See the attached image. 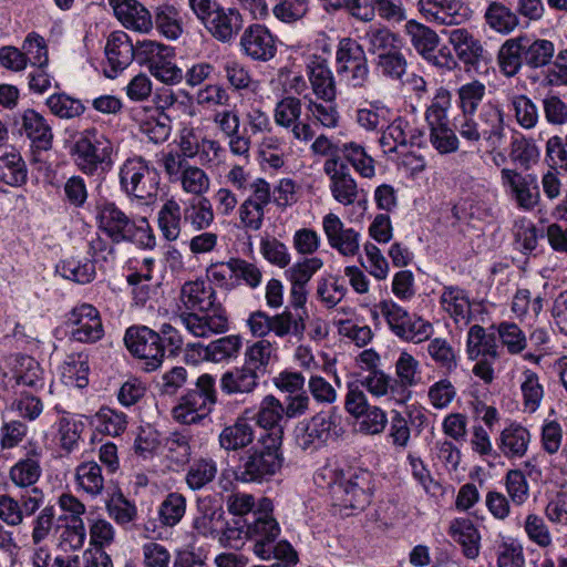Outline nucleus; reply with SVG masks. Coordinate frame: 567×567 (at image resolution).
<instances>
[{"label":"nucleus","instance_id":"nucleus-1","mask_svg":"<svg viewBox=\"0 0 567 567\" xmlns=\"http://www.w3.org/2000/svg\"><path fill=\"white\" fill-rule=\"evenodd\" d=\"M215 291L204 281L185 282L181 290V300L187 309L200 313L183 312L179 319L195 337L205 338L210 333H221L228 329L225 311L214 308Z\"/></svg>","mask_w":567,"mask_h":567},{"label":"nucleus","instance_id":"nucleus-2","mask_svg":"<svg viewBox=\"0 0 567 567\" xmlns=\"http://www.w3.org/2000/svg\"><path fill=\"white\" fill-rule=\"evenodd\" d=\"M128 351L142 363V369L151 372L157 370L166 352L177 355L183 347V338L177 329L164 323L161 330L154 331L146 326L130 327L124 337Z\"/></svg>","mask_w":567,"mask_h":567},{"label":"nucleus","instance_id":"nucleus-3","mask_svg":"<svg viewBox=\"0 0 567 567\" xmlns=\"http://www.w3.org/2000/svg\"><path fill=\"white\" fill-rule=\"evenodd\" d=\"M555 53V45L546 39L519 35L506 40L498 51V62L507 76L516 75L523 65L538 69L548 65Z\"/></svg>","mask_w":567,"mask_h":567},{"label":"nucleus","instance_id":"nucleus-4","mask_svg":"<svg viewBox=\"0 0 567 567\" xmlns=\"http://www.w3.org/2000/svg\"><path fill=\"white\" fill-rule=\"evenodd\" d=\"M99 228L114 243L130 241L142 246L154 245L145 218L136 221L115 203L105 202L97 207Z\"/></svg>","mask_w":567,"mask_h":567},{"label":"nucleus","instance_id":"nucleus-5","mask_svg":"<svg viewBox=\"0 0 567 567\" xmlns=\"http://www.w3.org/2000/svg\"><path fill=\"white\" fill-rule=\"evenodd\" d=\"M328 488L333 506L340 509L363 511L371 498V474L364 470L347 472L328 470Z\"/></svg>","mask_w":567,"mask_h":567},{"label":"nucleus","instance_id":"nucleus-6","mask_svg":"<svg viewBox=\"0 0 567 567\" xmlns=\"http://www.w3.org/2000/svg\"><path fill=\"white\" fill-rule=\"evenodd\" d=\"M260 447H254L240 455L235 470L237 481L262 483L276 475L284 462L281 444L260 439Z\"/></svg>","mask_w":567,"mask_h":567},{"label":"nucleus","instance_id":"nucleus-7","mask_svg":"<svg viewBox=\"0 0 567 567\" xmlns=\"http://www.w3.org/2000/svg\"><path fill=\"white\" fill-rule=\"evenodd\" d=\"M344 432L341 413L331 408L299 423L295 429V439L302 450H317L328 442L338 441Z\"/></svg>","mask_w":567,"mask_h":567},{"label":"nucleus","instance_id":"nucleus-8","mask_svg":"<svg viewBox=\"0 0 567 567\" xmlns=\"http://www.w3.org/2000/svg\"><path fill=\"white\" fill-rule=\"evenodd\" d=\"M215 378L208 373L198 377L195 388L181 396L172 413L183 424H194L206 417L217 402Z\"/></svg>","mask_w":567,"mask_h":567},{"label":"nucleus","instance_id":"nucleus-9","mask_svg":"<svg viewBox=\"0 0 567 567\" xmlns=\"http://www.w3.org/2000/svg\"><path fill=\"white\" fill-rule=\"evenodd\" d=\"M111 153L110 142L96 128L83 131L71 147L76 166L87 175L105 169L111 164Z\"/></svg>","mask_w":567,"mask_h":567},{"label":"nucleus","instance_id":"nucleus-10","mask_svg":"<svg viewBox=\"0 0 567 567\" xmlns=\"http://www.w3.org/2000/svg\"><path fill=\"white\" fill-rule=\"evenodd\" d=\"M159 179L157 169L150 167L141 157L127 159L120 171V182L125 193L146 202L157 196Z\"/></svg>","mask_w":567,"mask_h":567},{"label":"nucleus","instance_id":"nucleus-11","mask_svg":"<svg viewBox=\"0 0 567 567\" xmlns=\"http://www.w3.org/2000/svg\"><path fill=\"white\" fill-rule=\"evenodd\" d=\"M337 72L344 76L352 87L362 89L369 80L368 59L363 47L351 38L339 41L337 53Z\"/></svg>","mask_w":567,"mask_h":567},{"label":"nucleus","instance_id":"nucleus-12","mask_svg":"<svg viewBox=\"0 0 567 567\" xmlns=\"http://www.w3.org/2000/svg\"><path fill=\"white\" fill-rule=\"evenodd\" d=\"M377 308L396 337L413 342H421L429 338L431 324L419 317L411 316L396 302L382 300Z\"/></svg>","mask_w":567,"mask_h":567},{"label":"nucleus","instance_id":"nucleus-13","mask_svg":"<svg viewBox=\"0 0 567 567\" xmlns=\"http://www.w3.org/2000/svg\"><path fill=\"white\" fill-rule=\"evenodd\" d=\"M323 172L330 178V192L340 204L349 206L358 200L360 190L357 182L350 174L348 165L333 156L324 162Z\"/></svg>","mask_w":567,"mask_h":567},{"label":"nucleus","instance_id":"nucleus-14","mask_svg":"<svg viewBox=\"0 0 567 567\" xmlns=\"http://www.w3.org/2000/svg\"><path fill=\"white\" fill-rule=\"evenodd\" d=\"M417 8L427 22L442 25H460L470 16L461 0H419Z\"/></svg>","mask_w":567,"mask_h":567},{"label":"nucleus","instance_id":"nucleus-15","mask_svg":"<svg viewBox=\"0 0 567 567\" xmlns=\"http://www.w3.org/2000/svg\"><path fill=\"white\" fill-rule=\"evenodd\" d=\"M240 48L245 55L254 61H270L277 53L275 37L262 24H251L240 37Z\"/></svg>","mask_w":567,"mask_h":567},{"label":"nucleus","instance_id":"nucleus-16","mask_svg":"<svg viewBox=\"0 0 567 567\" xmlns=\"http://www.w3.org/2000/svg\"><path fill=\"white\" fill-rule=\"evenodd\" d=\"M301 100L295 96L282 97L275 107V123L289 128L296 140L310 141L315 133L309 123L301 122Z\"/></svg>","mask_w":567,"mask_h":567},{"label":"nucleus","instance_id":"nucleus-17","mask_svg":"<svg viewBox=\"0 0 567 567\" xmlns=\"http://www.w3.org/2000/svg\"><path fill=\"white\" fill-rule=\"evenodd\" d=\"M72 324L71 336L80 342H95L103 337L102 320L96 308L83 303L74 308L69 316Z\"/></svg>","mask_w":567,"mask_h":567},{"label":"nucleus","instance_id":"nucleus-18","mask_svg":"<svg viewBox=\"0 0 567 567\" xmlns=\"http://www.w3.org/2000/svg\"><path fill=\"white\" fill-rule=\"evenodd\" d=\"M105 55L109 69H105L104 73L113 79L135 58V48L131 38L124 31L112 32L106 40Z\"/></svg>","mask_w":567,"mask_h":567},{"label":"nucleus","instance_id":"nucleus-19","mask_svg":"<svg viewBox=\"0 0 567 567\" xmlns=\"http://www.w3.org/2000/svg\"><path fill=\"white\" fill-rule=\"evenodd\" d=\"M8 372L3 377L17 385H24L33 390L44 386L43 372L40 364L29 355L14 354L8 358Z\"/></svg>","mask_w":567,"mask_h":567},{"label":"nucleus","instance_id":"nucleus-20","mask_svg":"<svg viewBox=\"0 0 567 567\" xmlns=\"http://www.w3.org/2000/svg\"><path fill=\"white\" fill-rule=\"evenodd\" d=\"M322 226L330 246L341 255L354 256L359 251V233L353 228H344L336 214L326 215Z\"/></svg>","mask_w":567,"mask_h":567},{"label":"nucleus","instance_id":"nucleus-21","mask_svg":"<svg viewBox=\"0 0 567 567\" xmlns=\"http://www.w3.org/2000/svg\"><path fill=\"white\" fill-rule=\"evenodd\" d=\"M284 416V405L281 402L272 394L266 395L260 403L258 412L254 416L260 427L269 431V433L261 439L281 444L284 429L280 422Z\"/></svg>","mask_w":567,"mask_h":567},{"label":"nucleus","instance_id":"nucleus-22","mask_svg":"<svg viewBox=\"0 0 567 567\" xmlns=\"http://www.w3.org/2000/svg\"><path fill=\"white\" fill-rule=\"evenodd\" d=\"M478 128L481 140H484L492 150H496L505 137L504 112L497 104L488 102L478 112Z\"/></svg>","mask_w":567,"mask_h":567},{"label":"nucleus","instance_id":"nucleus-23","mask_svg":"<svg viewBox=\"0 0 567 567\" xmlns=\"http://www.w3.org/2000/svg\"><path fill=\"white\" fill-rule=\"evenodd\" d=\"M449 42L457 58L465 64L476 68L481 61H486V51L481 41L467 29L458 28L449 32Z\"/></svg>","mask_w":567,"mask_h":567},{"label":"nucleus","instance_id":"nucleus-24","mask_svg":"<svg viewBox=\"0 0 567 567\" xmlns=\"http://www.w3.org/2000/svg\"><path fill=\"white\" fill-rule=\"evenodd\" d=\"M121 23L138 32H148L153 27L150 11L136 0H109Z\"/></svg>","mask_w":567,"mask_h":567},{"label":"nucleus","instance_id":"nucleus-25","mask_svg":"<svg viewBox=\"0 0 567 567\" xmlns=\"http://www.w3.org/2000/svg\"><path fill=\"white\" fill-rule=\"evenodd\" d=\"M42 451L32 446L9 471L11 482L20 487H34L42 475Z\"/></svg>","mask_w":567,"mask_h":567},{"label":"nucleus","instance_id":"nucleus-26","mask_svg":"<svg viewBox=\"0 0 567 567\" xmlns=\"http://www.w3.org/2000/svg\"><path fill=\"white\" fill-rule=\"evenodd\" d=\"M20 133L24 134L39 150L52 147L53 132L42 114L28 109L20 115Z\"/></svg>","mask_w":567,"mask_h":567},{"label":"nucleus","instance_id":"nucleus-27","mask_svg":"<svg viewBox=\"0 0 567 567\" xmlns=\"http://www.w3.org/2000/svg\"><path fill=\"white\" fill-rule=\"evenodd\" d=\"M203 24L215 39L228 42L241 29L243 18L238 10L218 6Z\"/></svg>","mask_w":567,"mask_h":567},{"label":"nucleus","instance_id":"nucleus-28","mask_svg":"<svg viewBox=\"0 0 567 567\" xmlns=\"http://www.w3.org/2000/svg\"><path fill=\"white\" fill-rule=\"evenodd\" d=\"M501 176L503 184L509 187L517 206L524 210L534 209L539 199L537 185L532 186L526 177L515 169L503 168Z\"/></svg>","mask_w":567,"mask_h":567},{"label":"nucleus","instance_id":"nucleus-29","mask_svg":"<svg viewBox=\"0 0 567 567\" xmlns=\"http://www.w3.org/2000/svg\"><path fill=\"white\" fill-rule=\"evenodd\" d=\"M260 378L244 364L224 372L219 380L220 390L227 395H248L256 391Z\"/></svg>","mask_w":567,"mask_h":567},{"label":"nucleus","instance_id":"nucleus-30","mask_svg":"<svg viewBox=\"0 0 567 567\" xmlns=\"http://www.w3.org/2000/svg\"><path fill=\"white\" fill-rule=\"evenodd\" d=\"M440 303L455 323L467 324L471 321V302L464 289L456 286H445L440 297Z\"/></svg>","mask_w":567,"mask_h":567},{"label":"nucleus","instance_id":"nucleus-31","mask_svg":"<svg viewBox=\"0 0 567 567\" xmlns=\"http://www.w3.org/2000/svg\"><path fill=\"white\" fill-rule=\"evenodd\" d=\"M276 359V349L266 339L248 344L244 352V365L256 372L260 379L269 372V367Z\"/></svg>","mask_w":567,"mask_h":567},{"label":"nucleus","instance_id":"nucleus-32","mask_svg":"<svg viewBox=\"0 0 567 567\" xmlns=\"http://www.w3.org/2000/svg\"><path fill=\"white\" fill-rule=\"evenodd\" d=\"M313 93L326 102L336 99V83L332 71L324 59L315 58L308 65Z\"/></svg>","mask_w":567,"mask_h":567},{"label":"nucleus","instance_id":"nucleus-33","mask_svg":"<svg viewBox=\"0 0 567 567\" xmlns=\"http://www.w3.org/2000/svg\"><path fill=\"white\" fill-rule=\"evenodd\" d=\"M363 40L368 52L377 55L378 59L401 49L400 37L384 25H370Z\"/></svg>","mask_w":567,"mask_h":567},{"label":"nucleus","instance_id":"nucleus-34","mask_svg":"<svg viewBox=\"0 0 567 567\" xmlns=\"http://www.w3.org/2000/svg\"><path fill=\"white\" fill-rule=\"evenodd\" d=\"M270 501H262V512L254 514V520L247 524V533L255 544L275 542L280 533V528L276 519L268 514L270 509Z\"/></svg>","mask_w":567,"mask_h":567},{"label":"nucleus","instance_id":"nucleus-35","mask_svg":"<svg viewBox=\"0 0 567 567\" xmlns=\"http://www.w3.org/2000/svg\"><path fill=\"white\" fill-rule=\"evenodd\" d=\"M196 346L203 349L204 359L220 363L236 359L239 355L243 348V340L238 334H229L218 338L207 346H202L200 343Z\"/></svg>","mask_w":567,"mask_h":567},{"label":"nucleus","instance_id":"nucleus-36","mask_svg":"<svg viewBox=\"0 0 567 567\" xmlns=\"http://www.w3.org/2000/svg\"><path fill=\"white\" fill-rule=\"evenodd\" d=\"M530 441L529 432L518 424L504 429L499 435L498 449L507 458L523 457Z\"/></svg>","mask_w":567,"mask_h":567},{"label":"nucleus","instance_id":"nucleus-37","mask_svg":"<svg viewBox=\"0 0 567 567\" xmlns=\"http://www.w3.org/2000/svg\"><path fill=\"white\" fill-rule=\"evenodd\" d=\"M404 31L409 35L411 44L416 52L424 59H430L440 42L437 33L416 20L406 21Z\"/></svg>","mask_w":567,"mask_h":567},{"label":"nucleus","instance_id":"nucleus-38","mask_svg":"<svg viewBox=\"0 0 567 567\" xmlns=\"http://www.w3.org/2000/svg\"><path fill=\"white\" fill-rule=\"evenodd\" d=\"M453 539L462 546L463 554L474 559L480 554L481 535L474 524L466 518H457L450 526Z\"/></svg>","mask_w":567,"mask_h":567},{"label":"nucleus","instance_id":"nucleus-39","mask_svg":"<svg viewBox=\"0 0 567 567\" xmlns=\"http://www.w3.org/2000/svg\"><path fill=\"white\" fill-rule=\"evenodd\" d=\"M484 20L492 30L502 34H509L519 23L517 14L499 1L488 3Z\"/></svg>","mask_w":567,"mask_h":567},{"label":"nucleus","instance_id":"nucleus-40","mask_svg":"<svg viewBox=\"0 0 567 567\" xmlns=\"http://www.w3.org/2000/svg\"><path fill=\"white\" fill-rule=\"evenodd\" d=\"M252 425L246 420L238 419L233 425L226 426L219 434V444L226 451L245 449L254 442Z\"/></svg>","mask_w":567,"mask_h":567},{"label":"nucleus","instance_id":"nucleus-41","mask_svg":"<svg viewBox=\"0 0 567 567\" xmlns=\"http://www.w3.org/2000/svg\"><path fill=\"white\" fill-rule=\"evenodd\" d=\"M217 475V464L213 458L194 460L186 472L185 483L192 491H199L210 484Z\"/></svg>","mask_w":567,"mask_h":567},{"label":"nucleus","instance_id":"nucleus-42","mask_svg":"<svg viewBox=\"0 0 567 567\" xmlns=\"http://www.w3.org/2000/svg\"><path fill=\"white\" fill-rule=\"evenodd\" d=\"M28 181V169L19 153H6L0 156V183L20 187Z\"/></svg>","mask_w":567,"mask_h":567},{"label":"nucleus","instance_id":"nucleus-43","mask_svg":"<svg viewBox=\"0 0 567 567\" xmlns=\"http://www.w3.org/2000/svg\"><path fill=\"white\" fill-rule=\"evenodd\" d=\"M270 326V332H274L278 338L291 336L297 342H301L305 338L306 321L300 313L295 316L291 311L285 310L281 313L271 316Z\"/></svg>","mask_w":567,"mask_h":567},{"label":"nucleus","instance_id":"nucleus-44","mask_svg":"<svg viewBox=\"0 0 567 567\" xmlns=\"http://www.w3.org/2000/svg\"><path fill=\"white\" fill-rule=\"evenodd\" d=\"M184 220L196 230L208 228L214 221V210L210 200L206 197L190 199L184 209Z\"/></svg>","mask_w":567,"mask_h":567},{"label":"nucleus","instance_id":"nucleus-45","mask_svg":"<svg viewBox=\"0 0 567 567\" xmlns=\"http://www.w3.org/2000/svg\"><path fill=\"white\" fill-rule=\"evenodd\" d=\"M511 161L524 169H529L539 158V150L532 138L513 136L509 144Z\"/></svg>","mask_w":567,"mask_h":567},{"label":"nucleus","instance_id":"nucleus-46","mask_svg":"<svg viewBox=\"0 0 567 567\" xmlns=\"http://www.w3.org/2000/svg\"><path fill=\"white\" fill-rule=\"evenodd\" d=\"M75 480L80 488L85 493L96 496L104 488L102 467L95 462H85L75 470Z\"/></svg>","mask_w":567,"mask_h":567},{"label":"nucleus","instance_id":"nucleus-47","mask_svg":"<svg viewBox=\"0 0 567 567\" xmlns=\"http://www.w3.org/2000/svg\"><path fill=\"white\" fill-rule=\"evenodd\" d=\"M45 104L54 116L62 120L80 117L85 112L81 100L65 93L52 94L47 99Z\"/></svg>","mask_w":567,"mask_h":567},{"label":"nucleus","instance_id":"nucleus-48","mask_svg":"<svg viewBox=\"0 0 567 567\" xmlns=\"http://www.w3.org/2000/svg\"><path fill=\"white\" fill-rule=\"evenodd\" d=\"M155 24L159 32L168 39L175 40L183 32L179 11L173 4L164 3L156 8Z\"/></svg>","mask_w":567,"mask_h":567},{"label":"nucleus","instance_id":"nucleus-49","mask_svg":"<svg viewBox=\"0 0 567 567\" xmlns=\"http://www.w3.org/2000/svg\"><path fill=\"white\" fill-rule=\"evenodd\" d=\"M182 210L179 204L168 199L158 212V226L167 240H175L181 234Z\"/></svg>","mask_w":567,"mask_h":567},{"label":"nucleus","instance_id":"nucleus-50","mask_svg":"<svg viewBox=\"0 0 567 567\" xmlns=\"http://www.w3.org/2000/svg\"><path fill=\"white\" fill-rule=\"evenodd\" d=\"M340 152L361 176L367 178L374 176V161L367 154L363 146L350 142L343 144Z\"/></svg>","mask_w":567,"mask_h":567},{"label":"nucleus","instance_id":"nucleus-51","mask_svg":"<svg viewBox=\"0 0 567 567\" xmlns=\"http://www.w3.org/2000/svg\"><path fill=\"white\" fill-rule=\"evenodd\" d=\"M254 553L262 559L276 558L278 561L290 565H296L298 561L297 551L286 540L255 544Z\"/></svg>","mask_w":567,"mask_h":567},{"label":"nucleus","instance_id":"nucleus-52","mask_svg":"<svg viewBox=\"0 0 567 567\" xmlns=\"http://www.w3.org/2000/svg\"><path fill=\"white\" fill-rule=\"evenodd\" d=\"M467 353L471 359H476L480 354L493 358L497 355L494 338L486 334L485 329L478 324H474L468 331Z\"/></svg>","mask_w":567,"mask_h":567},{"label":"nucleus","instance_id":"nucleus-53","mask_svg":"<svg viewBox=\"0 0 567 567\" xmlns=\"http://www.w3.org/2000/svg\"><path fill=\"white\" fill-rule=\"evenodd\" d=\"M109 515L121 526H126L137 517V508L122 492L112 494L106 502Z\"/></svg>","mask_w":567,"mask_h":567},{"label":"nucleus","instance_id":"nucleus-54","mask_svg":"<svg viewBox=\"0 0 567 567\" xmlns=\"http://www.w3.org/2000/svg\"><path fill=\"white\" fill-rule=\"evenodd\" d=\"M186 498L181 493H169L159 506V519L165 526L173 527L184 517Z\"/></svg>","mask_w":567,"mask_h":567},{"label":"nucleus","instance_id":"nucleus-55","mask_svg":"<svg viewBox=\"0 0 567 567\" xmlns=\"http://www.w3.org/2000/svg\"><path fill=\"white\" fill-rule=\"evenodd\" d=\"M524 530L528 539L540 548H548L553 544V537L544 518L535 513L526 516Z\"/></svg>","mask_w":567,"mask_h":567},{"label":"nucleus","instance_id":"nucleus-56","mask_svg":"<svg viewBox=\"0 0 567 567\" xmlns=\"http://www.w3.org/2000/svg\"><path fill=\"white\" fill-rule=\"evenodd\" d=\"M58 271L69 280L87 284L95 277V265L91 260L84 262L70 259L58 266Z\"/></svg>","mask_w":567,"mask_h":567},{"label":"nucleus","instance_id":"nucleus-57","mask_svg":"<svg viewBox=\"0 0 567 567\" xmlns=\"http://www.w3.org/2000/svg\"><path fill=\"white\" fill-rule=\"evenodd\" d=\"M486 87L480 81H473L462 85L458 91L461 115L475 114L478 104L483 101Z\"/></svg>","mask_w":567,"mask_h":567},{"label":"nucleus","instance_id":"nucleus-58","mask_svg":"<svg viewBox=\"0 0 567 567\" xmlns=\"http://www.w3.org/2000/svg\"><path fill=\"white\" fill-rule=\"evenodd\" d=\"M517 123L526 130L534 128L539 120L537 105L526 95H516L512 100Z\"/></svg>","mask_w":567,"mask_h":567},{"label":"nucleus","instance_id":"nucleus-59","mask_svg":"<svg viewBox=\"0 0 567 567\" xmlns=\"http://www.w3.org/2000/svg\"><path fill=\"white\" fill-rule=\"evenodd\" d=\"M99 430L111 436L122 434L127 425L126 415L123 412L115 411L111 408L103 406L96 413Z\"/></svg>","mask_w":567,"mask_h":567},{"label":"nucleus","instance_id":"nucleus-60","mask_svg":"<svg viewBox=\"0 0 567 567\" xmlns=\"http://www.w3.org/2000/svg\"><path fill=\"white\" fill-rule=\"evenodd\" d=\"M308 10V0H278L272 8V13L278 20L285 23H293L302 19Z\"/></svg>","mask_w":567,"mask_h":567},{"label":"nucleus","instance_id":"nucleus-61","mask_svg":"<svg viewBox=\"0 0 567 567\" xmlns=\"http://www.w3.org/2000/svg\"><path fill=\"white\" fill-rule=\"evenodd\" d=\"M427 352L437 365L449 372L457 365L455 351L445 339L435 338L431 340L427 346Z\"/></svg>","mask_w":567,"mask_h":567},{"label":"nucleus","instance_id":"nucleus-62","mask_svg":"<svg viewBox=\"0 0 567 567\" xmlns=\"http://www.w3.org/2000/svg\"><path fill=\"white\" fill-rule=\"evenodd\" d=\"M182 187L186 193L193 195H202L209 188V178L207 174L199 167L188 165L182 172L178 178Z\"/></svg>","mask_w":567,"mask_h":567},{"label":"nucleus","instance_id":"nucleus-63","mask_svg":"<svg viewBox=\"0 0 567 567\" xmlns=\"http://www.w3.org/2000/svg\"><path fill=\"white\" fill-rule=\"evenodd\" d=\"M505 486L514 505H523L529 495V487L524 473L519 470H511L505 476Z\"/></svg>","mask_w":567,"mask_h":567},{"label":"nucleus","instance_id":"nucleus-64","mask_svg":"<svg viewBox=\"0 0 567 567\" xmlns=\"http://www.w3.org/2000/svg\"><path fill=\"white\" fill-rule=\"evenodd\" d=\"M545 515L551 523L567 525V484L551 493Z\"/></svg>","mask_w":567,"mask_h":567}]
</instances>
